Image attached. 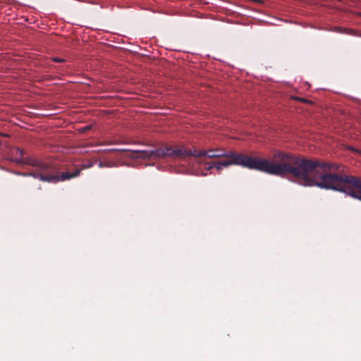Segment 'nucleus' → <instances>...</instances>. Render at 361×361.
<instances>
[{
	"label": "nucleus",
	"instance_id": "423d86ee",
	"mask_svg": "<svg viewBox=\"0 0 361 361\" xmlns=\"http://www.w3.org/2000/svg\"><path fill=\"white\" fill-rule=\"evenodd\" d=\"M90 129H91V126H87L81 128L80 131L82 132V133H85V132H86V131H87V130H89Z\"/></svg>",
	"mask_w": 361,
	"mask_h": 361
},
{
	"label": "nucleus",
	"instance_id": "20e7f679",
	"mask_svg": "<svg viewBox=\"0 0 361 361\" xmlns=\"http://www.w3.org/2000/svg\"><path fill=\"white\" fill-rule=\"evenodd\" d=\"M193 150L186 148L173 149L170 146L159 148L154 151L137 150L134 152V158H160V157H185L192 156Z\"/></svg>",
	"mask_w": 361,
	"mask_h": 361
},
{
	"label": "nucleus",
	"instance_id": "9d476101",
	"mask_svg": "<svg viewBox=\"0 0 361 361\" xmlns=\"http://www.w3.org/2000/svg\"><path fill=\"white\" fill-rule=\"evenodd\" d=\"M356 152L361 154V152L359 150H356Z\"/></svg>",
	"mask_w": 361,
	"mask_h": 361
},
{
	"label": "nucleus",
	"instance_id": "1a4fd4ad",
	"mask_svg": "<svg viewBox=\"0 0 361 361\" xmlns=\"http://www.w3.org/2000/svg\"><path fill=\"white\" fill-rule=\"evenodd\" d=\"M214 167V163H213L212 164H211L208 168H207V170H210L212 169V168Z\"/></svg>",
	"mask_w": 361,
	"mask_h": 361
},
{
	"label": "nucleus",
	"instance_id": "f257e3e1",
	"mask_svg": "<svg viewBox=\"0 0 361 361\" xmlns=\"http://www.w3.org/2000/svg\"><path fill=\"white\" fill-rule=\"evenodd\" d=\"M225 158L224 161L214 162L217 170L220 171L223 166L240 165L271 175H290L300 185L322 188H326L331 167L329 163L295 157L280 151H275L271 160L234 152H230L228 157Z\"/></svg>",
	"mask_w": 361,
	"mask_h": 361
},
{
	"label": "nucleus",
	"instance_id": "39448f33",
	"mask_svg": "<svg viewBox=\"0 0 361 361\" xmlns=\"http://www.w3.org/2000/svg\"><path fill=\"white\" fill-rule=\"evenodd\" d=\"M231 151H226L223 148L211 149L209 150H193L192 156L196 157H207L210 159L213 158H221L228 157Z\"/></svg>",
	"mask_w": 361,
	"mask_h": 361
},
{
	"label": "nucleus",
	"instance_id": "7ed1b4c3",
	"mask_svg": "<svg viewBox=\"0 0 361 361\" xmlns=\"http://www.w3.org/2000/svg\"><path fill=\"white\" fill-rule=\"evenodd\" d=\"M80 171L81 169L75 168L71 171H64L59 174L55 168L47 164L42 163L39 164L37 170L30 175L35 178H39L42 181L57 183L77 177L80 173Z\"/></svg>",
	"mask_w": 361,
	"mask_h": 361
},
{
	"label": "nucleus",
	"instance_id": "6e6552de",
	"mask_svg": "<svg viewBox=\"0 0 361 361\" xmlns=\"http://www.w3.org/2000/svg\"><path fill=\"white\" fill-rule=\"evenodd\" d=\"M111 165L109 164H104L103 162L100 161L99 164V166L102 168L104 166H110Z\"/></svg>",
	"mask_w": 361,
	"mask_h": 361
},
{
	"label": "nucleus",
	"instance_id": "0eeeda50",
	"mask_svg": "<svg viewBox=\"0 0 361 361\" xmlns=\"http://www.w3.org/2000/svg\"><path fill=\"white\" fill-rule=\"evenodd\" d=\"M53 61H55V62H63L65 60L63 59H61V58L56 57V58L53 59Z\"/></svg>",
	"mask_w": 361,
	"mask_h": 361
},
{
	"label": "nucleus",
	"instance_id": "f03ea898",
	"mask_svg": "<svg viewBox=\"0 0 361 361\" xmlns=\"http://www.w3.org/2000/svg\"><path fill=\"white\" fill-rule=\"evenodd\" d=\"M340 166L331 164L325 189L341 191L361 200V178L339 173Z\"/></svg>",
	"mask_w": 361,
	"mask_h": 361
}]
</instances>
